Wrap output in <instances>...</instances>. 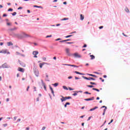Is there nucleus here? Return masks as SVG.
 <instances>
[{
    "label": "nucleus",
    "mask_w": 130,
    "mask_h": 130,
    "mask_svg": "<svg viewBox=\"0 0 130 130\" xmlns=\"http://www.w3.org/2000/svg\"><path fill=\"white\" fill-rule=\"evenodd\" d=\"M74 73L75 74H77V75H81L82 76H83V75H84V74L81 73H80V72H79L78 71H75Z\"/></svg>",
    "instance_id": "19"
},
{
    "label": "nucleus",
    "mask_w": 130,
    "mask_h": 130,
    "mask_svg": "<svg viewBox=\"0 0 130 130\" xmlns=\"http://www.w3.org/2000/svg\"><path fill=\"white\" fill-rule=\"evenodd\" d=\"M18 29L17 27H14L13 28L10 29V31H15V30H17Z\"/></svg>",
    "instance_id": "22"
},
{
    "label": "nucleus",
    "mask_w": 130,
    "mask_h": 130,
    "mask_svg": "<svg viewBox=\"0 0 130 130\" xmlns=\"http://www.w3.org/2000/svg\"><path fill=\"white\" fill-rule=\"evenodd\" d=\"M8 12H13V9L9 8L8 10Z\"/></svg>",
    "instance_id": "32"
},
{
    "label": "nucleus",
    "mask_w": 130,
    "mask_h": 130,
    "mask_svg": "<svg viewBox=\"0 0 130 130\" xmlns=\"http://www.w3.org/2000/svg\"><path fill=\"white\" fill-rule=\"evenodd\" d=\"M30 128L29 127H27L25 128V130H29Z\"/></svg>",
    "instance_id": "51"
},
{
    "label": "nucleus",
    "mask_w": 130,
    "mask_h": 130,
    "mask_svg": "<svg viewBox=\"0 0 130 130\" xmlns=\"http://www.w3.org/2000/svg\"><path fill=\"white\" fill-rule=\"evenodd\" d=\"M72 36H73V35H72L67 36L66 37H65V38H70V37H72Z\"/></svg>",
    "instance_id": "30"
},
{
    "label": "nucleus",
    "mask_w": 130,
    "mask_h": 130,
    "mask_svg": "<svg viewBox=\"0 0 130 130\" xmlns=\"http://www.w3.org/2000/svg\"><path fill=\"white\" fill-rule=\"evenodd\" d=\"M122 35H123V36H125V37H127V36L125 35L124 33L123 32Z\"/></svg>",
    "instance_id": "47"
},
{
    "label": "nucleus",
    "mask_w": 130,
    "mask_h": 130,
    "mask_svg": "<svg viewBox=\"0 0 130 130\" xmlns=\"http://www.w3.org/2000/svg\"><path fill=\"white\" fill-rule=\"evenodd\" d=\"M3 125L4 126L6 127L8 125V124H4Z\"/></svg>",
    "instance_id": "53"
},
{
    "label": "nucleus",
    "mask_w": 130,
    "mask_h": 130,
    "mask_svg": "<svg viewBox=\"0 0 130 130\" xmlns=\"http://www.w3.org/2000/svg\"><path fill=\"white\" fill-rule=\"evenodd\" d=\"M75 57H81V55H79L77 53H75L73 54Z\"/></svg>",
    "instance_id": "13"
},
{
    "label": "nucleus",
    "mask_w": 130,
    "mask_h": 130,
    "mask_svg": "<svg viewBox=\"0 0 130 130\" xmlns=\"http://www.w3.org/2000/svg\"><path fill=\"white\" fill-rule=\"evenodd\" d=\"M54 85V87H57L58 86V83H56L53 84Z\"/></svg>",
    "instance_id": "28"
},
{
    "label": "nucleus",
    "mask_w": 130,
    "mask_h": 130,
    "mask_svg": "<svg viewBox=\"0 0 130 130\" xmlns=\"http://www.w3.org/2000/svg\"><path fill=\"white\" fill-rule=\"evenodd\" d=\"M3 17H7V14H3Z\"/></svg>",
    "instance_id": "58"
},
{
    "label": "nucleus",
    "mask_w": 130,
    "mask_h": 130,
    "mask_svg": "<svg viewBox=\"0 0 130 130\" xmlns=\"http://www.w3.org/2000/svg\"><path fill=\"white\" fill-rule=\"evenodd\" d=\"M29 88H30V86H27V89H26V91H29Z\"/></svg>",
    "instance_id": "40"
},
{
    "label": "nucleus",
    "mask_w": 130,
    "mask_h": 130,
    "mask_svg": "<svg viewBox=\"0 0 130 130\" xmlns=\"http://www.w3.org/2000/svg\"><path fill=\"white\" fill-rule=\"evenodd\" d=\"M43 60H46V57H44V58H43Z\"/></svg>",
    "instance_id": "56"
},
{
    "label": "nucleus",
    "mask_w": 130,
    "mask_h": 130,
    "mask_svg": "<svg viewBox=\"0 0 130 130\" xmlns=\"http://www.w3.org/2000/svg\"><path fill=\"white\" fill-rule=\"evenodd\" d=\"M66 105H70L71 103L67 102L66 103Z\"/></svg>",
    "instance_id": "45"
},
{
    "label": "nucleus",
    "mask_w": 130,
    "mask_h": 130,
    "mask_svg": "<svg viewBox=\"0 0 130 130\" xmlns=\"http://www.w3.org/2000/svg\"><path fill=\"white\" fill-rule=\"evenodd\" d=\"M58 40H61V39H57L56 40V41H58Z\"/></svg>",
    "instance_id": "57"
},
{
    "label": "nucleus",
    "mask_w": 130,
    "mask_h": 130,
    "mask_svg": "<svg viewBox=\"0 0 130 130\" xmlns=\"http://www.w3.org/2000/svg\"><path fill=\"white\" fill-rule=\"evenodd\" d=\"M106 106H102V107H101V108H106Z\"/></svg>",
    "instance_id": "49"
},
{
    "label": "nucleus",
    "mask_w": 130,
    "mask_h": 130,
    "mask_svg": "<svg viewBox=\"0 0 130 130\" xmlns=\"http://www.w3.org/2000/svg\"><path fill=\"white\" fill-rule=\"evenodd\" d=\"M0 53H4V54H6L7 53V54H10V52L8 51V50L7 49H3L2 50H0Z\"/></svg>",
    "instance_id": "2"
},
{
    "label": "nucleus",
    "mask_w": 130,
    "mask_h": 130,
    "mask_svg": "<svg viewBox=\"0 0 130 130\" xmlns=\"http://www.w3.org/2000/svg\"><path fill=\"white\" fill-rule=\"evenodd\" d=\"M50 89L51 91L52 94L54 96V91H53V89L52 88V87H51V86H50Z\"/></svg>",
    "instance_id": "15"
},
{
    "label": "nucleus",
    "mask_w": 130,
    "mask_h": 130,
    "mask_svg": "<svg viewBox=\"0 0 130 130\" xmlns=\"http://www.w3.org/2000/svg\"><path fill=\"white\" fill-rule=\"evenodd\" d=\"M34 73L37 77H38L39 76V72L38 70H36L34 71Z\"/></svg>",
    "instance_id": "14"
},
{
    "label": "nucleus",
    "mask_w": 130,
    "mask_h": 130,
    "mask_svg": "<svg viewBox=\"0 0 130 130\" xmlns=\"http://www.w3.org/2000/svg\"><path fill=\"white\" fill-rule=\"evenodd\" d=\"M21 37H22V38H25V37H30V36H29V35L26 34L25 32H22L21 34Z\"/></svg>",
    "instance_id": "4"
},
{
    "label": "nucleus",
    "mask_w": 130,
    "mask_h": 130,
    "mask_svg": "<svg viewBox=\"0 0 130 130\" xmlns=\"http://www.w3.org/2000/svg\"><path fill=\"white\" fill-rule=\"evenodd\" d=\"M34 91H37V90H36V87H35V86H34Z\"/></svg>",
    "instance_id": "52"
},
{
    "label": "nucleus",
    "mask_w": 130,
    "mask_h": 130,
    "mask_svg": "<svg viewBox=\"0 0 130 130\" xmlns=\"http://www.w3.org/2000/svg\"><path fill=\"white\" fill-rule=\"evenodd\" d=\"M84 93L85 94H89V95H91V93L88 92V91H85Z\"/></svg>",
    "instance_id": "37"
},
{
    "label": "nucleus",
    "mask_w": 130,
    "mask_h": 130,
    "mask_svg": "<svg viewBox=\"0 0 130 130\" xmlns=\"http://www.w3.org/2000/svg\"><path fill=\"white\" fill-rule=\"evenodd\" d=\"M65 51L67 54V55H71V53H70V49L69 48H66L65 49Z\"/></svg>",
    "instance_id": "7"
},
{
    "label": "nucleus",
    "mask_w": 130,
    "mask_h": 130,
    "mask_svg": "<svg viewBox=\"0 0 130 130\" xmlns=\"http://www.w3.org/2000/svg\"><path fill=\"white\" fill-rule=\"evenodd\" d=\"M7 25L8 26H11V25H12V23H11L10 22H7Z\"/></svg>",
    "instance_id": "34"
},
{
    "label": "nucleus",
    "mask_w": 130,
    "mask_h": 130,
    "mask_svg": "<svg viewBox=\"0 0 130 130\" xmlns=\"http://www.w3.org/2000/svg\"><path fill=\"white\" fill-rule=\"evenodd\" d=\"M92 90H94V91H97V92H99L100 91L99 89L95 88H92Z\"/></svg>",
    "instance_id": "29"
},
{
    "label": "nucleus",
    "mask_w": 130,
    "mask_h": 130,
    "mask_svg": "<svg viewBox=\"0 0 130 130\" xmlns=\"http://www.w3.org/2000/svg\"><path fill=\"white\" fill-rule=\"evenodd\" d=\"M61 97H62V98L60 99L61 102H63V101H66V100H67V99H72V97L71 96H66L64 98L62 95H61Z\"/></svg>",
    "instance_id": "1"
},
{
    "label": "nucleus",
    "mask_w": 130,
    "mask_h": 130,
    "mask_svg": "<svg viewBox=\"0 0 130 130\" xmlns=\"http://www.w3.org/2000/svg\"><path fill=\"white\" fill-rule=\"evenodd\" d=\"M2 68H3V69H7L9 68V66L7 64V63H5L2 65Z\"/></svg>",
    "instance_id": "11"
},
{
    "label": "nucleus",
    "mask_w": 130,
    "mask_h": 130,
    "mask_svg": "<svg viewBox=\"0 0 130 130\" xmlns=\"http://www.w3.org/2000/svg\"><path fill=\"white\" fill-rule=\"evenodd\" d=\"M18 71L19 72H21V73H24V72H25V70L23 68H21V67H19L18 68Z\"/></svg>",
    "instance_id": "8"
},
{
    "label": "nucleus",
    "mask_w": 130,
    "mask_h": 130,
    "mask_svg": "<svg viewBox=\"0 0 130 130\" xmlns=\"http://www.w3.org/2000/svg\"><path fill=\"white\" fill-rule=\"evenodd\" d=\"M67 20H69V18H63V19H61V21H66Z\"/></svg>",
    "instance_id": "27"
},
{
    "label": "nucleus",
    "mask_w": 130,
    "mask_h": 130,
    "mask_svg": "<svg viewBox=\"0 0 130 130\" xmlns=\"http://www.w3.org/2000/svg\"><path fill=\"white\" fill-rule=\"evenodd\" d=\"M22 9H23V7H19L17 9H18V10H22Z\"/></svg>",
    "instance_id": "41"
},
{
    "label": "nucleus",
    "mask_w": 130,
    "mask_h": 130,
    "mask_svg": "<svg viewBox=\"0 0 130 130\" xmlns=\"http://www.w3.org/2000/svg\"><path fill=\"white\" fill-rule=\"evenodd\" d=\"M88 76H90L91 77H94V78H97V76L96 75H94L93 74H87Z\"/></svg>",
    "instance_id": "20"
},
{
    "label": "nucleus",
    "mask_w": 130,
    "mask_h": 130,
    "mask_svg": "<svg viewBox=\"0 0 130 130\" xmlns=\"http://www.w3.org/2000/svg\"><path fill=\"white\" fill-rule=\"evenodd\" d=\"M19 63L20 64H21V67H22L23 68H25V67H26V64H25V63L22 61H20V60H19Z\"/></svg>",
    "instance_id": "12"
},
{
    "label": "nucleus",
    "mask_w": 130,
    "mask_h": 130,
    "mask_svg": "<svg viewBox=\"0 0 130 130\" xmlns=\"http://www.w3.org/2000/svg\"><path fill=\"white\" fill-rule=\"evenodd\" d=\"M72 78H73V77H72V76H69V77H68V79H72Z\"/></svg>",
    "instance_id": "59"
},
{
    "label": "nucleus",
    "mask_w": 130,
    "mask_h": 130,
    "mask_svg": "<svg viewBox=\"0 0 130 130\" xmlns=\"http://www.w3.org/2000/svg\"><path fill=\"white\" fill-rule=\"evenodd\" d=\"M44 64H49V63H46V62L40 63L39 64L40 68L41 69H42V67H43V66H44Z\"/></svg>",
    "instance_id": "6"
},
{
    "label": "nucleus",
    "mask_w": 130,
    "mask_h": 130,
    "mask_svg": "<svg viewBox=\"0 0 130 130\" xmlns=\"http://www.w3.org/2000/svg\"><path fill=\"white\" fill-rule=\"evenodd\" d=\"M80 19L82 21L84 19V16H83V14L80 15Z\"/></svg>",
    "instance_id": "23"
},
{
    "label": "nucleus",
    "mask_w": 130,
    "mask_h": 130,
    "mask_svg": "<svg viewBox=\"0 0 130 130\" xmlns=\"http://www.w3.org/2000/svg\"><path fill=\"white\" fill-rule=\"evenodd\" d=\"M60 42H67V40L61 41Z\"/></svg>",
    "instance_id": "44"
},
{
    "label": "nucleus",
    "mask_w": 130,
    "mask_h": 130,
    "mask_svg": "<svg viewBox=\"0 0 130 130\" xmlns=\"http://www.w3.org/2000/svg\"><path fill=\"white\" fill-rule=\"evenodd\" d=\"M46 127H43L42 128V130H44L45 129Z\"/></svg>",
    "instance_id": "55"
},
{
    "label": "nucleus",
    "mask_w": 130,
    "mask_h": 130,
    "mask_svg": "<svg viewBox=\"0 0 130 130\" xmlns=\"http://www.w3.org/2000/svg\"><path fill=\"white\" fill-rule=\"evenodd\" d=\"M90 84H91V85H97L95 82H90Z\"/></svg>",
    "instance_id": "33"
},
{
    "label": "nucleus",
    "mask_w": 130,
    "mask_h": 130,
    "mask_svg": "<svg viewBox=\"0 0 130 130\" xmlns=\"http://www.w3.org/2000/svg\"><path fill=\"white\" fill-rule=\"evenodd\" d=\"M15 37H16V38H18L19 39H21L22 34H16L15 35Z\"/></svg>",
    "instance_id": "9"
},
{
    "label": "nucleus",
    "mask_w": 130,
    "mask_h": 130,
    "mask_svg": "<svg viewBox=\"0 0 130 130\" xmlns=\"http://www.w3.org/2000/svg\"><path fill=\"white\" fill-rule=\"evenodd\" d=\"M65 66H68L69 67H73L74 68H78V66L76 65H72V64H65Z\"/></svg>",
    "instance_id": "17"
},
{
    "label": "nucleus",
    "mask_w": 130,
    "mask_h": 130,
    "mask_svg": "<svg viewBox=\"0 0 130 130\" xmlns=\"http://www.w3.org/2000/svg\"><path fill=\"white\" fill-rule=\"evenodd\" d=\"M90 119H91V117H89L88 118V119H87V120H90Z\"/></svg>",
    "instance_id": "64"
},
{
    "label": "nucleus",
    "mask_w": 130,
    "mask_h": 130,
    "mask_svg": "<svg viewBox=\"0 0 130 130\" xmlns=\"http://www.w3.org/2000/svg\"><path fill=\"white\" fill-rule=\"evenodd\" d=\"M125 12H127V13H129V10H128V8H126L125 9Z\"/></svg>",
    "instance_id": "26"
},
{
    "label": "nucleus",
    "mask_w": 130,
    "mask_h": 130,
    "mask_svg": "<svg viewBox=\"0 0 130 130\" xmlns=\"http://www.w3.org/2000/svg\"><path fill=\"white\" fill-rule=\"evenodd\" d=\"M8 46H11V45H13V43L12 42H9L7 43Z\"/></svg>",
    "instance_id": "21"
},
{
    "label": "nucleus",
    "mask_w": 130,
    "mask_h": 130,
    "mask_svg": "<svg viewBox=\"0 0 130 130\" xmlns=\"http://www.w3.org/2000/svg\"><path fill=\"white\" fill-rule=\"evenodd\" d=\"M94 99H95V98L93 96L89 99H84V100H85V101H91L94 100Z\"/></svg>",
    "instance_id": "10"
},
{
    "label": "nucleus",
    "mask_w": 130,
    "mask_h": 130,
    "mask_svg": "<svg viewBox=\"0 0 130 130\" xmlns=\"http://www.w3.org/2000/svg\"><path fill=\"white\" fill-rule=\"evenodd\" d=\"M67 44H73V42H67Z\"/></svg>",
    "instance_id": "42"
},
{
    "label": "nucleus",
    "mask_w": 130,
    "mask_h": 130,
    "mask_svg": "<svg viewBox=\"0 0 130 130\" xmlns=\"http://www.w3.org/2000/svg\"><path fill=\"white\" fill-rule=\"evenodd\" d=\"M87 87H88V88H93L94 87V86H93V85H87Z\"/></svg>",
    "instance_id": "35"
},
{
    "label": "nucleus",
    "mask_w": 130,
    "mask_h": 130,
    "mask_svg": "<svg viewBox=\"0 0 130 130\" xmlns=\"http://www.w3.org/2000/svg\"><path fill=\"white\" fill-rule=\"evenodd\" d=\"M17 119V117H14V121H16V120Z\"/></svg>",
    "instance_id": "46"
},
{
    "label": "nucleus",
    "mask_w": 130,
    "mask_h": 130,
    "mask_svg": "<svg viewBox=\"0 0 130 130\" xmlns=\"http://www.w3.org/2000/svg\"><path fill=\"white\" fill-rule=\"evenodd\" d=\"M83 48L87 47V45L84 44V46H83Z\"/></svg>",
    "instance_id": "48"
},
{
    "label": "nucleus",
    "mask_w": 130,
    "mask_h": 130,
    "mask_svg": "<svg viewBox=\"0 0 130 130\" xmlns=\"http://www.w3.org/2000/svg\"><path fill=\"white\" fill-rule=\"evenodd\" d=\"M63 88H64V90H69V88H68L66 86H63Z\"/></svg>",
    "instance_id": "31"
},
{
    "label": "nucleus",
    "mask_w": 130,
    "mask_h": 130,
    "mask_svg": "<svg viewBox=\"0 0 130 130\" xmlns=\"http://www.w3.org/2000/svg\"><path fill=\"white\" fill-rule=\"evenodd\" d=\"M52 35H50V36H47L46 37V38H50V37H52Z\"/></svg>",
    "instance_id": "38"
},
{
    "label": "nucleus",
    "mask_w": 130,
    "mask_h": 130,
    "mask_svg": "<svg viewBox=\"0 0 130 130\" xmlns=\"http://www.w3.org/2000/svg\"><path fill=\"white\" fill-rule=\"evenodd\" d=\"M69 89L70 90V91H73V90H74V89H73V88H71V87H69Z\"/></svg>",
    "instance_id": "39"
},
{
    "label": "nucleus",
    "mask_w": 130,
    "mask_h": 130,
    "mask_svg": "<svg viewBox=\"0 0 130 130\" xmlns=\"http://www.w3.org/2000/svg\"><path fill=\"white\" fill-rule=\"evenodd\" d=\"M75 80H79V78L75 76Z\"/></svg>",
    "instance_id": "54"
},
{
    "label": "nucleus",
    "mask_w": 130,
    "mask_h": 130,
    "mask_svg": "<svg viewBox=\"0 0 130 130\" xmlns=\"http://www.w3.org/2000/svg\"><path fill=\"white\" fill-rule=\"evenodd\" d=\"M17 15V12H14L12 13V16H16Z\"/></svg>",
    "instance_id": "36"
},
{
    "label": "nucleus",
    "mask_w": 130,
    "mask_h": 130,
    "mask_svg": "<svg viewBox=\"0 0 130 130\" xmlns=\"http://www.w3.org/2000/svg\"><path fill=\"white\" fill-rule=\"evenodd\" d=\"M67 41H71V39H67V40H66V42Z\"/></svg>",
    "instance_id": "62"
},
{
    "label": "nucleus",
    "mask_w": 130,
    "mask_h": 130,
    "mask_svg": "<svg viewBox=\"0 0 130 130\" xmlns=\"http://www.w3.org/2000/svg\"><path fill=\"white\" fill-rule=\"evenodd\" d=\"M17 121H18V122L21 121V119H17Z\"/></svg>",
    "instance_id": "61"
},
{
    "label": "nucleus",
    "mask_w": 130,
    "mask_h": 130,
    "mask_svg": "<svg viewBox=\"0 0 130 130\" xmlns=\"http://www.w3.org/2000/svg\"><path fill=\"white\" fill-rule=\"evenodd\" d=\"M103 28V26H101L99 27V29H102Z\"/></svg>",
    "instance_id": "50"
},
{
    "label": "nucleus",
    "mask_w": 130,
    "mask_h": 130,
    "mask_svg": "<svg viewBox=\"0 0 130 130\" xmlns=\"http://www.w3.org/2000/svg\"><path fill=\"white\" fill-rule=\"evenodd\" d=\"M41 82L43 84V86H44L45 90H46V86H45V84H44V82H43V80H41Z\"/></svg>",
    "instance_id": "18"
},
{
    "label": "nucleus",
    "mask_w": 130,
    "mask_h": 130,
    "mask_svg": "<svg viewBox=\"0 0 130 130\" xmlns=\"http://www.w3.org/2000/svg\"><path fill=\"white\" fill-rule=\"evenodd\" d=\"M98 109V107H94V108L90 109L89 110V111H93L95 110V109Z\"/></svg>",
    "instance_id": "16"
},
{
    "label": "nucleus",
    "mask_w": 130,
    "mask_h": 130,
    "mask_svg": "<svg viewBox=\"0 0 130 130\" xmlns=\"http://www.w3.org/2000/svg\"><path fill=\"white\" fill-rule=\"evenodd\" d=\"M73 96H77V95H78V93H75L73 94Z\"/></svg>",
    "instance_id": "43"
},
{
    "label": "nucleus",
    "mask_w": 130,
    "mask_h": 130,
    "mask_svg": "<svg viewBox=\"0 0 130 130\" xmlns=\"http://www.w3.org/2000/svg\"><path fill=\"white\" fill-rule=\"evenodd\" d=\"M0 45H4V43H0Z\"/></svg>",
    "instance_id": "60"
},
{
    "label": "nucleus",
    "mask_w": 130,
    "mask_h": 130,
    "mask_svg": "<svg viewBox=\"0 0 130 130\" xmlns=\"http://www.w3.org/2000/svg\"><path fill=\"white\" fill-rule=\"evenodd\" d=\"M38 53H39L38 52V51H34L33 52H32V54H33L34 55H35V56H34V57L37 58V54H38Z\"/></svg>",
    "instance_id": "5"
},
{
    "label": "nucleus",
    "mask_w": 130,
    "mask_h": 130,
    "mask_svg": "<svg viewBox=\"0 0 130 130\" xmlns=\"http://www.w3.org/2000/svg\"><path fill=\"white\" fill-rule=\"evenodd\" d=\"M90 56L91 57V59H94L95 58V56L93 55H90Z\"/></svg>",
    "instance_id": "24"
},
{
    "label": "nucleus",
    "mask_w": 130,
    "mask_h": 130,
    "mask_svg": "<svg viewBox=\"0 0 130 130\" xmlns=\"http://www.w3.org/2000/svg\"><path fill=\"white\" fill-rule=\"evenodd\" d=\"M82 78H83V79H85V80H88L89 81H91V80H92L93 81H95V79L92 78V77H86L85 76H82Z\"/></svg>",
    "instance_id": "3"
},
{
    "label": "nucleus",
    "mask_w": 130,
    "mask_h": 130,
    "mask_svg": "<svg viewBox=\"0 0 130 130\" xmlns=\"http://www.w3.org/2000/svg\"><path fill=\"white\" fill-rule=\"evenodd\" d=\"M63 5H67V2H63Z\"/></svg>",
    "instance_id": "63"
},
{
    "label": "nucleus",
    "mask_w": 130,
    "mask_h": 130,
    "mask_svg": "<svg viewBox=\"0 0 130 130\" xmlns=\"http://www.w3.org/2000/svg\"><path fill=\"white\" fill-rule=\"evenodd\" d=\"M106 109H107V107H106V108H105V109L104 110V112L103 113V115H105V112L106 111Z\"/></svg>",
    "instance_id": "25"
}]
</instances>
